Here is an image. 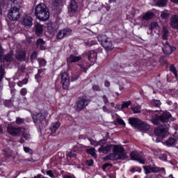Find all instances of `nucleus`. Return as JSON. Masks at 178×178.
<instances>
[{"label":"nucleus","mask_w":178,"mask_h":178,"mask_svg":"<svg viewBox=\"0 0 178 178\" xmlns=\"http://www.w3.org/2000/svg\"><path fill=\"white\" fill-rule=\"evenodd\" d=\"M99 152H102V154H108L113 151V153L104 157V161H119L124 159H127L129 156L124 148L121 147L119 145H107L106 146H102L98 149Z\"/></svg>","instance_id":"nucleus-1"},{"label":"nucleus","mask_w":178,"mask_h":178,"mask_svg":"<svg viewBox=\"0 0 178 178\" xmlns=\"http://www.w3.org/2000/svg\"><path fill=\"white\" fill-rule=\"evenodd\" d=\"M144 113L146 118L151 120L155 126H159L161 122V123H166L170 118H172V115L168 111H160L158 112L156 111L145 110Z\"/></svg>","instance_id":"nucleus-2"},{"label":"nucleus","mask_w":178,"mask_h":178,"mask_svg":"<svg viewBox=\"0 0 178 178\" xmlns=\"http://www.w3.org/2000/svg\"><path fill=\"white\" fill-rule=\"evenodd\" d=\"M128 122L129 124L134 129H137L140 131H149L151 130V126L146 122L142 121L141 120L137 118H129Z\"/></svg>","instance_id":"nucleus-3"},{"label":"nucleus","mask_w":178,"mask_h":178,"mask_svg":"<svg viewBox=\"0 0 178 178\" xmlns=\"http://www.w3.org/2000/svg\"><path fill=\"white\" fill-rule=\"evenodd\" d=\"M35 12L37 19L42 22H47L49 19V11L44 3L38 4L35 8Z\"/></svg>","instance_id":"nucleus-4"},{"label":"nucleus","mask_w":178,"mask_h":178,"mask_svg":"<svg viewBox=\"0 0 178 178\" xmlns=\"http://www.w3.org/2000/svg\"><path fill=\"white\" fill-rule=\"evenodd\" d=\"M31 116L36 127L38 129L39 127H42V124L45 123V119L48 116V113L46 111H42L36 114H32Z\"/></svg>","instance_id":"nucleus-5"},{"label":"nucleus","mask_w":178,"mask_h":178,"mask_svg":"<svg viewBox=\"0 0 178 178\" xmlns=\"http://www.w3.org/2000/svg\"><path fill=\"white\" fill-rule=\"evenodd\" d=\"M168 31L165 29H163L162 38L163 40H164L165 42H163L162 49L165 55H170L172 52L176 51V47H172L169 45V44H168V42L166 41V40H168Z\"/></svg>","instance_id":"nucleus-6"},{"label":"nucleus","mask_w":178,"mask_h":178,"mask_svg":"<svg viewBox=\"0 0 178 178\" xmlns=\"http://www.w3.org/2000/svg\"><path fill=\"white\" fill-rule=\"evenodd\" d=\"M143 168L144 170L145 175H148L149 173H158V172H159L162 175H166L165 168H159L155 165H143Z\"/></svg>","instance_id":"nucleus-7"},{"label":"nucleus","mask_w":178,"mask_h":178,"mask_svg":"<svg viewBox=\"0 0 178 178\" xmlns=\"http://www.w3.org/2000/svg\"><path fill=\"white\" fill-rule=\"evenodd\" d=\"M97 40L99 42L101 43L102 47H104V48H105V49H106L107 51H111V49H113V44H112V42L109 40L106 35H99L97 37Z\"/></svg>","instance_id":"nucleus-8"},{"label":"nucleus","mask_w":178,"mask_h":178,"mask_svg":"<svg viewBox=\"0 0 178 178\" xmlns=\"http://www.w3.org/2000/svg\"><path fill=\"white\" fill-rule=\"evenodd\" d=\"M7 131L9 134H27L29 129L24 127L16 128L12 124H10L8 126Z\"/></svg>","instance_id":"nucleus-9"},{"label":"nucleus","mask_w":178,"mask_h":178,"mask_svg":"<svg viewBox=\"0 0 178 178\" xmlns=\"http://www.w3.org/2000/svg\"><path fill=\"white\" fill-rule=\"evenodd\" d=\"M4 105L7 108H12V106H14L15 109H17L18 108H26L27 106V99L26 98L24 99L23 102H21L17 104V102H12V100H6L4 102Z\"/></svg>","instance_id":"nucleus-10"},{"label":"nucleus","mask_w":178,"mask_h":178,"mask_svg":"<svg viewBox=\"0 0 178 178\" xmlns=\"http://www.w3.org/2000/svg\"><path fill=\"white\" fill-rule=\"evenodd\" d=\"M8 17L10 20H13V22L19 20V19H20V8L17 7L11 8L8 11Z\"/></svg>","instance_id":"nucleus-11"},{"label":"nucleus","mask_w":178,"mask_h":178,"mask_svg":"<svg viewBox=\"0 0 178 178\" xmlns=\"http://www.w3.org/2000/svg\"><path fill=\"white\" fill-rule=\"evenodd\" d=\"M0 60L1 62H13L15 58H13V53L10 52L6 56H3V49L2 47H0Z\"/></svg>","instance_id":"nucleus-12"},{"label":"nucleus","mask_w":178,"mask_h":178,"mask_svg":"<svg viewBox=\"0 0 178 178\" xmlns=\"http://www.w3.org/2000/svg\"><path fill=\"white\" fill-rule=\"evenodd\" d=\"M61 83L63 84V88L67 90L69 88V84H70V79L69 78V74L67 72H63L61 74Z\"/></svg>","instance_id":"nucleus-13"},{"label":"nucleus","mask_w":178,"mask_h":178,"mask_svg":"<svg viewBox=\"0 0 178 178\" xmlns=\"http://www.w3.org/2000/svg\"><path fill=\"white\" fill-rule=\"evenodd\" d=\"M70 34H72V30L69 28H66L58 32L56 38L57 40H62V38H65V37H69Z\"/></svg>","instance_id":"nucleus-14"},{"label":"nucleus","mask_w":178,"mask_h":178,"mask_svg":"<svg viewBox=\"0 0 178 178\" xmlns=\"http://www.w3.org/2000/svg\"><path fill=\"white\" fill-rule=\"evenodd\" d=\"M131 159L132 161H137L139 163L142 165H145V160L138 153H136L134 152L130 154Z\"/></svg>","instance_id":"nucleus-15"},{"label":"nucleus","mask_w":178,"mask_h":178,"mask_svg":"<svg viewBox=\"0 0 178 178\" xmlns=\"http://www.w3.org/2000/svg\"><path fill=\"white\" fill-rule=\"evenodd\" d=\"M22 24L26 29H30L33 26V18L30 16H25L22 21Z\"/></svg>","instance_id":"nucleus-16"},{"label":"nucleus","mask_w":178,"mask_h":178,"mask_svg":"<svg viewBox=\"0 0 178 178\" xmlns=\"http://www.w3.org/2000/svg\"><path fill=\"white\" fill-rule=\"evenodd\" d=\"M88 104H89L88 100L83 98L80 99L76 103L78 111H81V109H84L85 106H87Z\"/></svg>","instance_id":"nucleus-17"},{"label":"nucleus","mask_w":178,"mask_h":178,"mask_svg":"<svg viewBox=\"0 0 178 178\" xmlns=\"http://www.w3.org/2000/svg\"><path fill=\"white\" fill-rule=\"evenodd\" d=\"M111 117H112V119H113V120L116 119V122L113 123L115 127H116V123H118L119 124H122V126H126V123L124 122V121L122 120V118H119V115H118V114L111 113Z\"/></svg>","instance_id":"nucleus-18"},{"label":"nucleus","mask_w":178,"mask_h":178,"mask_svg":"<svg viewBox=\"0 0 178 178\" xmlns=\"http://www.w3.org/2000/svg\"><path fill=\"white\" fill-rule=\"evenodd\" d=\"M178 141V136H174V138H169L168 140L165 142L167 147H172L176 144V142Z\"/></svg>","instance_id":"nucleus-19"},{"label":"nucleus","mask_w":178,"mask_h":178,"mask_svg":"<svg viewBox=\"0 0 178 178\" xmlns=\"http://www.w3.org/2000/svg\"><path fill=\"white\" fill-rule=\"evenodd\" d=\"M81 60V56H74L73 54L70 55V57L67 59V64L74 63V62H79Z\"/></svg>","instance_id":"nucleus-20"},{"label":"nucleus","mask_w":178,"mask_h":178,"mask_svg":"<svg viewBox=\"0 0 178 178\" xmlns=\"http://www.w3.org/2000/svg\"><path fill=\"white\" fill-rule=\"evenodd\" d=\"M88 58L91 63H94L97 60V52L94 51H88Z\"/></svg>","instance_id":"nucleus-21"},{"label":"nucleus","mask_w":178,"mask_h":178,"mask_svg":"<svg viewBox=\"0 0 178 178\" xmlns=\"http://www.w3.org/2000/svg\"><path fill=\"white\" fill-rule=\"evenodd\" d=\"M170 22L172 27L178 30V15H172Z\"/></svg>","instance_id":"nucleus-22"},{"label":"nucleus","mask_w":178,"mask_h":178,"mask_svg":"<svg viewBox=\"0 0 178 178\" xmlns=\"http://www.w3.org/2000/svg\"><path fill=\"white\" fill-rule=\"evenodd\" d=\"M60 127V122H53L50 126V131H51V134H55L56 133V130Z\"/></svg>","instance_id":"nucleus-23"},{"label":"nucleus","mask_w":178,"mask_h":178,"mask_svg":"<svg viewBox=\"0 0 178 178\" xmlns=\"http://www.w3.org/2000/svg\"><path fill=\"white\" fill-rule=\"evenodd\" d=\"M36 44L38 48H40L41 51H44V49H47V46H45V41H44V40H42V38L38 39Z\"/></svg>","instance_id":"nucleus-24"},{"label":"nucleus","mask_w":178,"mask_h":178,"mask_svg":"<svg viewBox=\"0 0 178 178\" xmlns=\"http://www.w3.org/2000/svg\"><path fill=\"white\" fill-rule=\"evenodd\" d=\"M47 28L49 32L54 33V31H56L58 30V27L56 26V24L54 22H49L47 25Z\"/></svg>","instance_id":"nucleus-25"},{"label":"nucleus","mask_w":178,"mask_h":178,"mask_svg":"<svg viewBox=\"0 0 178 178\" xmlns=\"http://www.w3.org/2000/svg\"><path fill=\"white\" fill-rule=\"evenodd\" d=\"M15 58L18 60H24V59H26V51L23 50L17 51L16 53Z\"/></svg>","instance_id":"nucleus-26"},{"label":"nucleus","mask_w":178,"mask_h":178,"mask_svg":"<svg viewBox=\"0 0 178 178\" xmlns=\"http://www.w3.org/2000/svg\"><path fill=\"white\" fill-rule=\"evenodd\" d=\"M24 69H26V65H22L21 67H19L18 72H17L13 77L14 80H19L20 76L22 75L21 72H24Z\"/></svg>","instance_id":"nucleus-27"},{"label":"nucleus","mask_w":178,"mask_h":178,"mask_svg":"<svg viewBox=\"0 0 178 178\" xmlns=\"http://www.w3.org/2000/svg\"><path fill=\"white\" fill-rule=\"evenodd\" d=\"M154 13L151 11H147V13H144L142 16V19L143 20H151V19L154 18Z\"/></svg>","instance_id":"nucleus-28"},{"label":"nucleus","mask_w":178,"mask_h":178,"mask_svg":"<svg viewBox=\"0 0 178 178\" xmlns=\"http://www.w3.org/2000/svg\"><path fill=\"white\" fill-rule=\"evenodd\" d=\"M35 34L38 35H41L42 34V32L44 31V29L42 28V25L37 23L35 24Z\"/></svg>","instance_id":"nucleus-29"},{"label":"nucleus","mask_w":178,"mask_h":178,"mask_svg":"<svg viewBox=\"0 0 178 178\" xmlns=\"http://www.w3.org/2000/svg\"><path fill=\"white\" fill-rule=\"evenodd\" d=\"M69 10L70 12H71V13H74V12L77 10V3H76V1L74 0L71 1Z\"/></svg>","instance_id":"nucleus-30"},{"label":"nucleus","mask_w":178,"mask_h":178,"mask_svg":"<svg viewBox=\"0 0 178 178\" xmlns=\"http://www.w3.org/2000/svg\"><path fill=\"white\" fill-rule=\"evenodd\" d=\"M43 74H44V70L43 69L38 70V74L35 75V79L37 80L38 83H40V81H41V77H42Z\"/></svg>","instance_id":"nucleus-31"},{"label":"nucleus","mask_w":178,"mask_h":178,"mask_svg":"<svg viewBox=\"0 0 178 178\" xmlns=\"http://www.w3.org/2000/svg\"><path fill=\"white\" fill-rule=\"evenodd\" d=\"M170 72L174 74L175 79L178 80V73H177V70H176V67L175 65H171L170 67Z\"/></svg>","instance_id":"nucleus-32"},{"label":"nucleus","mask_w":178,"mask_h":178,"mask_svg":"<svg viewBox=\"0 0 178 178\" xmlns=\"http://www.w3.org/2000/svg\"><path fill=\"white\" fill-rule=\"evenodd\" d=\"M168 0H159L156 3L157 6L159 8H165L166 6V3H168Z\"/></svg>","instance_id":"nucleus-33"},{"label":"nucleus","mask_w":178,"mask_h":178,"mask_svg":"<svg viewBox=\"0 0 178 178\" xmlns=\"http://www.w3.org/2000/svg\"><path fill=\"white\" fill-rule=\"evenodd\" d=\"M134 113H141V106L137 105L136 106L131 107Z\"/></svg>","instance_id":"nucleus-34"},{"label":"nucleus","mask_w":178,"mask_h":178,"mask_svg":"<svg viewBox=\"0 0 178 178\" xmlns=\"http://www.w3.org/2000/svg\"><path fill=\"white\" fill-rule=\"evenodd\" d=\"M151 104H152V105H153V106H156V108H159L161 104V101L158 100V99L152 100Z\"/></svg>","instance_id":"nucleus-35"},{"label":"nucleus","mask_w":178,"mask_h":178,"mask_svg":"<svg viewBox=\"0 0 178 178\" xmlns=\"http://www.w3.org/2000/svg\"><path fill=\"white\" fill-rule=\"evenodd\" d=\"M88 154L93 156V158H97V153H95V149L91 148L87 149Z\"/></svg>","instance_id":"nucleus-36"},{"label":"nucleus","mask_w":178,"mask_h":178,"mask_svg":"<svg viewBox=\"0 0 178 178\" xmlns=\"http://www.w3.org/2000/svg\"><path fill=\"white\" fill-rule=\"evenodd\" d=\"M27 83H29V79H24L22 81H19L17 83V86H18V87H22V86L27 84Z\"/></svg>","instance_id":"nucleus-37"},{"label":"nucleus","mask_w":178,"mask_h":178,"mask_svg":"<svg viewBox=\"0 0 178 178\" xmlns=\"http://www.w3.org/2000/svg\"><path fill=\"white\" fill-rule=\"evenodd\" d=\"M159 29V25L158 24V22H152L149 25V29L154 30V29Z\"/></svg>","instance_id":"nucleus-38"},{"label":"nucleus","mask_w":178,"mask_h":178,"mask_svg":"<svg viewBox=\"0 0 178 178\" xmlns=\"http://www.w3.org/2000/svg\"><path fill=\"white\" fill-rule=\"evenodd\" d=\"M156 143H161L163 140L165 135L156 134Z\"/></svg>","instance_id":"nucleus-39"},{"label":"nucleus","mask_w":178,"mask_h":178,"mask_svg":"<svg viewBox=\"0 0 178 178\" xmlns=\"http://www.w3.org/2000/svg\"><path fill=\"white\" fill-rule=\"evenodd\" d=\"M3 76H5V68L3 65L0 66V81L3 79Z\"/></svg>","instance_id":"nucleus-40"},{"label":"nucleus","mask_w":178,"mask_h":178,"mask_svg":"<svg viewBox=\"0 0 178 178\" xmlns=\"http://www.w3.org/2000/svg\"><path fill=\"white\" fill-rule=\"evenodd\" d=\"M130 105H131V101L124 102L122 104L121 108L122 109H124V108H129Z\"/></svg>","instance_id":"nucleus-41"},{"label":"nucleus","mask_w":178,"mask_h":178,"mask_svg":"<svg viewBox=\"0 0 178 178\" xmlns=\"http://www.w3.org/2000/svg\"><path fill=\"white\" fill-rule=\"evenodd\" d=\"M24 139L26 140H29L30 139V135H29V134L23 135L22 137L19 140V143L21 144H23V143H24Z\"/></svg>","instance_id":"nucleus-42"},{"label":"nucleus","mask_w":178,"mask_h":178,"mask_svg":"<svg viewBox=\"0 0 178 178\" xmlns=\"http://www.w3.org/2000/svg\"><path fill=\"white\" fill-rule=\"evenodd\" d=\"M170 16V14L168 12L162 11L161 13V17L162 19H168Z\"/></svg>","instance_id":"nucleus-43"},{"label":"nucleus","mask_w":178,"mask_h":178,"mask_svg":"<svg viewBox=\"0 0 178 178\" xmlns=\"http://www.w3.org/2000/svg\"><path fill=\"white\" fill-rule=\"evenodd\" d=\"M38 60L39 66H40V67H42L43 66H45V65H47V61H45V60L42 58H39Z\"/></svg>","instance_id":"nucleus-44"},{"label":"nucleus","mask_w":178,"mask_h":178,"mask_svg":"<svg viewBox=\"0 0 178 178\" xmlns=\"http://www.w3.org/2000/svg\"><path fill=\"white\" fill-rule=\"evenodd\" d=\"M130 172H131V173H134V172H138L139 173H141V168L138 167H134L130 170Z\"/></svg>","instance_id":"nucleus-45"},{"label":"nucleus","mask_w":178,"mask_h":178,"mask_svg":"<svg viewBox=\"0 0 178 178\" xmlns=\"http://www.w3.org/2000/svg\"><path fill=\"white\" fill-rule=\"evenodd\" d=\"M8 3V6H15V4L16 3V2L17 1V0H6Z\"/></svg>","instance_id":"nucleus-46"},{"label":"nucleus","mask_w":178,"mask_h":178,"mask_svg":"<svg viewBox=\"0 0 178 178\" xmlns=\"http://www.w3.org/2000/svg\"><path fill=\"white\" fill-rule=\"evenodd\" d=\"M20 94L22 95V97H25L27 94V89L26 88H23L20 90Z\"/></svg>","instance_id":"nucleus-47"},{"label":"nucleus","mask_w":178,"mask_h":178,"mask_svg":"<svg viewBox=\"0 0 178 178\" xmlns=\"http://www.w3.org/2000/svg\"><path fill=\"white\" fill-rule=\"evenodd\" d=\"M24 151L28 154H33V149L28 147H24Z\"/></svg>","instance_id":"nucleus-48"},{"label":"nucleus","mask_w":178,"mask_h":178,"mask_svg":"<svg viewBox=\"0 0 178 178\" xmlns=\"http://www.w3.org/2000/svg\"><path fill=\"white\" fill-rule=\"evenodd\" d=\"M16 123H17V124H23V123H24V120H23L20 118H17Z\"/></svg>","instance_id":"nucleus-49"},{"label":"nucleus","mask_w":178,"mask_h":178,"mask_svg":"<svg viewBox=\"0 0 178 178\" xmlns=\"http://www.w3.org/2000/svg\"><path fill=\"white\" fill-rule=\"evenodd\" d=\"M31 60H34L35 59H37V51H33L32 55L31 56Z\"/></svg>","instance_id":"nucleus-50"},{"label":"nucleus","mask_w":178,"mask_h":178,"mask_svg":"<svg viewBox=\"0 0 178 178\" xmlns=\"http://www.w3.org/2000/svg\"><path fill=\"white\" fill-rule=\"evenodd\" d=\"M67 156H68L69 158H77V154L70 152L67 154Z\"/></svg>","instance_id":"nucleus-51"},{"label":"nucleus","mask_w":178,"mask_h":178,"mask_svg":"<svg viewBox=\"0 0 178 178\" xmlns=\"http://www.w3.org/2000/svg\"><path fill=\"white\" fill-rule=\"evenodd\" d=\"M159 159H161V161H166L168 159V156L166 154H161L159 156Z\"/></svg>","instance_id":"nucleus-52"},{"label":"nucleus","mask_w":178,"mask_h":178,"mask_svg":"<svg viewBox=\"0 0 178 178\" xmlns=\"http://www.w3.org/2000/svg\"><path fill=\"white\" fill-rule=\"evenodd\" d=\"M47 175L48 176H49L50 177H51V178L55 177V175H54V172H52V170H51L47 171Z\"/></svg>","instance_id":"nucleus-53"},{"label":"nucleus","mask_w":178,"mask_h":178,"mask_svg":"<svg viewBox=\"0 0 178 178\" xmlns=\"http://www.w3.org/2000/svg\"><path fill=\"white\" fill-rule=\"evenodd\" d=\"M92 90L94 91H99L101 90V88H99V86L95 85L92 86Z\"/></svg>","instance_id":"nucleus-54"},{"label":"nucleus","mask_w":178,"mask_h":178,"mask_svg":"<svg viewBox=\"0 0 178 178\" xmlns=\"http://www.w3.org/2000/svg\"><path fill=\"white\" fill-rule=\"evenodd\" d=\"M108 166H112V164L108 163H104L102 166L103 170H105V169H106V168H108Z\"/></svg>","instance_id":"nucleus-55"},{"label":"nucleus","mask_w":178,"mask_h":178,"mask_svg":"<svg viewBox=\"0 0 178 178\" xmlns=\"http://www.w3.org/2000/svg\"><path fill=\"white\" fill-rule=\"evenodd\" d=\"M87 165L88 166H92L94 165V161L92 160L87 161Z\"/></svg>","instance_id":"nucleus-56"},{"label":"nucleus","mask_w":178,"mask_h":178,"mask_svg":"<svg viewBox=\"0 0 178 178\" xmlns=\"http://www.w3.org/2000/svg\"><path fill=\"white\" fill-rule=\"evenodd\" d=\"M103 101L104 102V104H108V97H106V96H103Z\"/></svg>","instance_id":"nucleus-57"},{"label":"nucleus","mask_w":178,"mask_h":178,"mask_svg":"<svg viewBox=\"0 0 178 178\" xmlns=\"http://www.w3.org/2000/svg\"><path fill=\"white\" fill-rule=\"evenodd\" d=\"M104 86H105V87H109V86H111V83H109V81H106L104 82Z\"/></svg>","instance_id":"nucleus-58"},{"label":"nucleus","mask_w":178,"mask_h":178,"mask_svg":"<svg viewBox=\"0 0 178 178\" xmlns=\"http://www.w3.org/2000/svg\"><path fill=\"white\" fill-rule=\"evenodd\" d=\"M103 111L109 113V110L106 106H103Z\"/></svg>","instance_id":"nucleus-59"},{"label":"nucleus","mask_w":178,"mask_h":178,"mask_svg":"<svg viewBox=\"0 0 178 178\" xmlns=\"http://www.w3.org/2000/svg\"><path fill=\"white\" fill-rule=\"evenodd\" d=\"M81 68L83 69V72H85V73L87 72V68L83 65H80Z\"/></svg>","instance_id":"nucleus-60"},{"label":"nucleus","mask_w":178,"mask_h":178,"mask_svg":"<svg viewBox=\"0 0 178 178\" xmlns=\"http://www.w3.org/2000/svg\"><path fill=\"white\" fill-rule=\"evenodd\" d=\"M168 134V129H165L164 131L160 133V134Z\"/></svg>","instance_id":"nucleus-61"},{"label":"nucleus","mask_w":178,"mask_h":178,"mask_svg":"<svg viewBox=\"0 0 178 178\" xmlns=\"http://www.w3.org/2000/svg\"><path fill=\"white\" fill-rule=\"evenodd\" d=\"M15 92H16V90L12 89V90H11V94H12V95H15Z\"/></svg>","instance_id":"nucleus-62"},{"label":"nucleus","mask_w":178,"mask_h":178,"mask_svg":"<svg viewBox=\"0 0 178 178\" xmlns=\"http://www.w3.org/2000/svg\"><path fill=\"white\" fill-rule=\"evenodd\" d=\"M63 178H73V177H72V176H70V175H64Z\"/></svg>","instance_id":"nucleus-63"},{"label":"nucleus","mask_w":178,"mask_h":178,"mask_svg":"<svg viewBox=\"0 0 178 178\" xmlns=\"http://www.w3.org/2000/svg\"><path fill=\"white\" fill-rule=\"evenodd\" d=\"M171 2H173L174 3H178V0H170Z\"/></svg>","instance_id":"nucleus-64"}]
</instances>
